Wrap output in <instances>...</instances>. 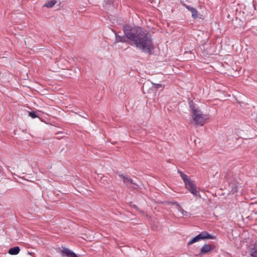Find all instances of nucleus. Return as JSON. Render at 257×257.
<instances>
[{"label": "nucleus", "mask_w": 257, "mask_h": 257, "mask_svg": "<svg viewBox=\"0 0 257 257\" xmlns=\"http://www.w3.org/2000/svg\"><path fill=\"white\" fill-rule=\"evenodd\" d=\"M186 8L191 12L192 16H197V11L194 8L186 6Z\"/></svg>", "instance_id": "4468645a"}, {"label": "nucleus", "mask_w": 257, "mask_h": 257, "mask_svg": "<svg viewBox=\"0 0 257 257\" xmlns=\"http://www.w3.org/2000/svg\"><path fill=\"white\" fill-rule=\"evenodd\" d=\"M171 203L173 205H176L177 207V208H179V206H180V205L179 204V203L177 201H173L171 202Z\"/></svg>", "instance_id": "6ab92c4d"}, {"label": "nucleus", "mask_w": 257, "mask_h": 257, "mask_svg": "<svg viewBox=\"0 0 257 257\" xmlns=\"http://www.w3.org/2000/svg\"><path fill=\"white\" fill-rule=\"evenodd\" d=\"M193 120L195 121L196 124L202 126L205 122V116L203 114L202 112L199 110L198 111H194V113L192 115Z\"/></svg>", "instance_id": "39448f33"}, {"label": "nucleus", "mask_w": 257, "mask_h": 257, "mask_svg": "<svg viewBox=\"0 0 257 257\" xmlns=\"http://www.w3.org/2000/svg\"><path fill=\"white\" fill-rule=\"evenodd\" d=\"M132 207L135 209H136L137 211H140V209L139 208V207L136 205H132Z\"/></svg>", "instance_id": "aec40b11"}, {"label": "nucleus", "mask_w": 257, "mask_h": 257, "mask_svg": "<svg viewBox=\"0 0 257 257\" xmlns=\"http://www.w3.org/2000/svg\"><path fill=\"white\" fill-rule=\"evenodd\" d=\"M79 115H80V116H81L82 117V116H83V114H82V115L79 114Z\"/></svg>", "instance_id": "b1692460"}, {"label": "nucleus", "mask_w": 257, "mask_h": 257, "mask_svg": "<svg viewBox=\"0 0 257 257\" xmlns=\"http://www.w3.org/2000/svg\"><path fill=\"white\" fill-rule=\"evenodd\" d=\"M57 3V1L56 0H51L47 2L44 5V7L51 8H52Z\"/></svg>", "instance_id": "ddd939ff"}, {"label": "nucleus", "mask_w": 257, "mask_h": 257, "mask_svg": "<svg viewBox=\"0 0 257 257\" xmlns=\"http://www.w3.org/2000/svg\"><path fill=\"white\" fill-rule=\"evenodd\" d=\"M157 227H156V226H153V227H152V228H153V230H156V229H157Z\"/></svg>", "instance_id": "412c9836"}, {"label": "nucleus", "mask_w": 257, "mask_h": 257, "mask_svg": "<svg viewBox=\"0 0 257 257\" xmlns=\"http://www.w3.org/2000/svg\"><path fill=\"white\" fill-rule=\"evenodd\" d=\"M178 210L181 212L183 216H187L188 212L185 211L181 206H179Z\"/></svg>", "instance_id": "f3484780"}, {"label": "nucleus", "mask_w": 257, "mask_h": 257, "mask_svg": "<svg viewBox=\"0 0 257 257\" xmlns=\"http://www.w3.org/2000/svg\"><path fill=\"white\" fill-rule=\"evenodd\" d=\"M225 178L228 182L229 186L231 188L230 193L232 194L237 192L238 183L230 177V174L225 176Z\"/></svg>", "instance_id": "423d86ee"}, {"label": "nucleus", "mask_w": 257, "mask_h": 257, "mask_svg": "<svg viewBox=\"0 0 257 257\" xmlns=\"http://www.w3.org/2000/svg\"><path fill=\"white\" fill-rule=\"evenodd\" d=\"M215 246L211 244H205L200 249V254H204L213 250Z\"/></svg>", "instance_id": "0eeeda50"}, {"label": "nucleus", "mask_w": 257, "mask_h": 257, "mask_svg": "<svg viewBox=\"0 0 257 257\" xmlns=\"http://www.w3.org/2000/svg\"><path fill=\"white\" fill-rule=\"evenodd\" d=\"M237 20H238V17H235V21H237Z\"/></svg>", "instance_id": "4be33fe9"}, {"label": "nucleus", "mask_w": 257, "mask_h": 257, "mask_svg": "<svg viewBox=\"0 0 257 257\" xmlns=\"http://www.w3.org/2000/svg\"><path fill=\"white\" fill-rule=\"evenodd\" d=\"M250 255L251 257H257V250L254 248H251L250 250Z\"/></svg>", "instance_id": "dca6fc26"}, {"label": "nucleus", "mask_w": 257, "mask_h": 257, "mask_svg": "<svg viewBox=\"0 0 257 257\" xmlns=\"http://www.w3.org/2000/svg\"><path fill=\"white\" fill-rule=\"evenodd\" d=\"M119 176L122 179V181L124 183H125V184L130 183V184H132L133 185H135L138 186V185L136 183H135L131 178L126 177L124 175H123V174L119 175Z\"/></svg>", "instance_id": "9d476101"}, {"label": "nucleus", "mask_w": 257, "mask_h": 257, "mask_svg": "<svg viewBox=\"0 0 257 257\" xmlns=\"http://www.w3.org/2000/svg\"><path fill=\"white\" fill-rule=\"evenodd\" d=\"M216 236L209 234L206 231H203L198 234L196 236L193 237L187 243L188 245H190L197 241L201 240H205L207 239H215Z\"/></svg>", "instance_id": "7ed1b4c3"}, {"label": "nucleus", "mask_w": 257, "mask_h": 257, "mask_svg": "<svg viewBox=\"0 0 257 257\" xmlns=\"http://www.w3.org/2000/svg\"><path fill=\"white\" fill-rule=\"evenodd\" d=\"M61 254L63 256L78 257L77 254L68 248L64 247L61 251Z\"/></svg>", "instance_id": "6e6552de"}, {"label": "nucleus", "mask_w": 257, "mask_h": 257, "mask_svg": "<svg viewBox=\"0 0 257 257\" xmlns=\"http://www.w3.org/2000/svg\"><path fill=\"white\" fill-rule=\"evenodd\" d=\"M82 117L85 118H87V117L85 116H82Z\"/></svg>", "instance_id": "5701e85b"}, {"label": "nucleus", "mask_w": 257, "mask_h": 257, "mask_svg": "<svg viewBox=\"0 0 257 257\" xmlns=\"http://www.w3.org/2000/svg\"><path fill=\"white\" fill-rule=\"evenodd\" d=\"M153 86L154 88H155L156 89H158L162 87V85L160 84H156L154 83H152Z\"/></svg>", "instance_id": "a211bd4d"}, {"label": "nucleus", "mask_w": 257, "mask_h": 257, "mask_svg": "<svg viewBox=\"0 0 257 257\" xmlns=\"http://www.w3.org/2000/svg\"><path fill=\"white\" fill-rule=\"evenodd\" d=\"M119 5L118 0H103L102 7L106 12H113Z\"/></svg>", "instance_id": "20e7f679"}, {"label": "nucleus", "mask_w": 257, "mask_h": 257, "mask_svg": "<svg viewBox=\"0 0 257 257\" xmlns=\"http://www.w3.org/2000/svg\"><path fill=\"white\" fill-rule=\"evenodd\" d=\"M189 105L193 114L194 113V111H198L200 110L196 107V104L192 100H189Z\"/></svg>", "instance_id": "f8f14e48"}, {"label": "nucleus", "mask_w": 257, "mask_h": 257, "mask_svg": "<svg viewBox=\"0 0 257 257\" xmlns=\"http://www.w3.org/2000/svg\"><path fill=\"white\" fill-rule=\"evenodd\" d=\"M20 251V248L19 246H15L12 248H10L9 249L8 252L9 254L12 255H16L19 253Z\"/></svg>", "instance_id": "9b49d317"}, {"label": "nucleus", "mask_w": 257, "mask_h": 257, "mask_svg": "<svg viewBox=\"0 0 257 257\" xmlns=\"http://www.w3.org/2000/svg\"><path fill=\"white\" fill-rule=\"evenodd\" d=\"M98 177H100L99 181L102 186L105 187L109 186V182L107 177L105 176H99V175H98Z\"/></svg>", "instance_id": "1a4fd4ad"}, {"label": "nucleus", "mask_w": 257, "mask_h": 257, "mask_svg": "<svg viewBox=\"0 0 257 257\" xmlns=\"http://www.w3.org/2000/svg\"><path fill=\"white\" fill-rule=\"evenodd\" d=\"M124 35H119L114 32L115 36V43H127L128 40L142 52L151 55L155 49L153 40L149 33L139 27L132 26L124 24L122 27Z\"/></svg>", "instance_id": "f257e3e1"}, {"label": "nucleus", "mask_w": 257, "mask_h": 257, "mask_svg": "<svg viewBox=\"0 0 257 257\" xmlns=\"http://www.w3.org/2000/svg\"><path fill=\"white\" fill-rule=\"evenodd\" d=\"M28 115L32 117V118H35L38 117V114H37V112L35 111H29Z\"/></svg>", "instance_id": "2eb2a0df"}, {"label": "nucleus", "mask_w": 257, "mask_h": 257, "mask_svg": "<svg viewBox=\"0 0 257 257\" xmlns=\"http://www.w3.org/2000/svg\"><path fill=\"white\" fill-rule=\"evenodd\" d=\"M239 26H242V25L239 24Z\"/></svg>", "instance_id": "393cba45"}, {"label": "nucleus", "mask_w": 257, "mask_h": 257, "mask_svg": "<svg viewBox=\"0 0 257 257\" xmlns=\"http://www.w3.org/2000/svg\"><path fill=\"white\" fill-rule=\"evenodd\" d=\"M180 176L183 179L185 187L187 190H188L190 193H191L194 196H197L199 194V192L197 190L196 187L194 183V181H192L185 174L180 171H178Z\"/></svg>", "instance_id": "f03ea898"}]
</instances>
